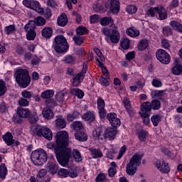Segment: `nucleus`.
Wrapping results in <instances>:
<instances>
[{"mask_svg": "<svg viewBox=\"0 0 182 182\" xmlns=\"http://www.w3.org/2000/svg\"><path fill=\"white\" fill-rule=\"evenodd\" d=\"M101 33H102V35H105V36H107L105 39L107 42L109 43V38L110 35H112V30L109 29L108 28H103L101 30Z\"/></svg>", "mask_w": 182, "mask_h": 182, "instance_id": "49530a36", "label": "nucleus"}, {"mask_svg": "<svg viewBox=\"0 0 182 182\" xmlns=\"http://www.w3.org/2000/svg\"><path fill=\"white\" fill-rule=\"evenodd\" d=\"M160 101L154 100L150 103L151 109H153V110H159V109H160Z\"/></svg>", "mask_w": 182, "mask_h": 182, "instance_id": "de8ad7c7", "label": "nucleus"}, {"mask_svg": "<svg viewBox=\"0 0 182 182\" xmlns=\"http://www.w3.org/2000/svg\"><path fill=\"white\" fill-rule=\"evenodd\" d=\"M82 118L85 122H90L92 123V122H95L96 117L95 116V113L92 112H87L82 116Z\"/></svg>", "mask_w": 182, "mask_h": 182, "instance_id": "412c9836", "label": "nucleus"}, {"mask_svg": "<svg viewBox=\"0 0 182 182\" xmlns=\"http://www.w3.org/2000/svg\"><path fill=\"white\" fill-rule=\"evenodd\" d=\"M97 108H98V110L101 109H105V106L106 105L105 104V100L102 98H98L97 99Z\"/></svg>", "mask_w": 182, "mask_h": 182, "instance_id": "69168bd1", "label": "nucleus"}, {"mask_svg": "<svg viewBox=\"0 0 182 182\" xmlns=\"http://www.w3.org/2000/svg\"><path fill=\"white\" fill-rule=\"evenodd\" d=\"M173 75H178L182 73V66L180 64H176L171 69Z\"/></svg>", "mask_w": 182, "mask_h": 182, "instance_id": "4c0bfd02", "label": "nucleus"}, {"mask_svg": "<svg viewBox=\"0 0 182 182\" xmlns=\"http://www.w3.org/2000/svg\"><path fill=\"white\" fill-rule=\"evenodd\" d=\"M56 146L59 149H55L57 160L60 164L65 167L69 164V160L72 157V150L68 148L69 144V134L66 131H60L55 135Z\"/></svg>", "mask_w": 182, "mask_h": 182, "instance_id": "f257e3e1", "label": "nucleus"}, {"mask_svg": "<svg viewBox=\"0 0 182 182\" xmlns=\"http://www.w3.org/2000/svg\"><path fill=\"white\" fill-rule=\"evenodd\" d=\"M100 23L102 26H107V25H112L113 18H112V17H107V16L103 17L100 20Z\"/></svg>", "mask_w": 182, "mask_h": 182, "instance_id": "f704fd0d", "label": "nucleus"}, {"mask_svg": "<svg viewBox=\"0 0 182 182\" xmlns=\"http://www.w3.org/2000/svg\"><path fill=\"white\" fill-rule=\"evenodd\" d=\"M94 8H95V9H105V1H103V0H98L95 3Z\"/></svg>", "mask_w": 182, "mask_h": 182, "instance_id": "603ef678", "label": "nucleus"}, {"mask_svg": "<svg viewBox=\"0 0 182 182\" xmlns=\"http://www.w3.org/2000/svg\"><path fill=\"white\" fill-rule=\"evenodd\" d=\"M140 116L143 120V123L145 124H149L150 123V114H140Z\"/></svg>", "mask_w": 182, "mask_h": 182, "instance_id": "8fccbe9b", "label": "nucleus"}, {"mask_svg": "<svg viewBox=\"0 0 182 182\" xmlns=\"http://www.w3.org/2000/svg\"><path fill=\"white\" fill-rule=\"evenodd\" d=\"M59 26H66L68 23V16L65 14H62L57 20Z\"/></svg>", "mask_w": 182, "mask_h": 182, "instance_id": "5701e85b", "label": "nucleus"}, {"mask_svg": "<svg viewBox=\"0 0 182 182\" xmlns=\"http://www.w3.org/2000/svg\"><path fill=\"white\" fill-rule=\"evenodd\" d=\"M86 28L82 26H80L77 30H76V33H77V35H78L79 36H82V35H85V33H86Z\"/></svg>", "mask_w": 182, "mask_h": 182, "instance_id": "052dcab7", "label": "nucleus"}, {"mask_svg": "<svg viewBox=\"0 0 182 182\" xmlns=\"http://www.w3.org/2000/svg\"><path fill=\"white\" fill-rule=\"evenodd\" d=\"M53 33V30L50 27H46L41 31V35L43 38H50Z\"/></svg>", "mask_w": 182, "mask_h": 182, "instance_id": "bb28decb", "label": "nucleus"}, {"mask_svg": "<svg viewBox=\"0 0 182 182\" xmlns=\"http://www.w3.org/2000/svg\"><path fill=\"white\" fill-rule=\"evenodd\" d=\"M117 132V128L108 127L105 131L104 137L105 139H108L109 140H114V137H116Z\"/></svg>", "mask_w": 182, "mask_h": 182, "instance_id": "f8f14e48", "label": "nucleus"}, {"mask_svg": "<svg viewBox=\"0 0 182 182\" xmlns=\"http://www.w3.org/2000/svg\"><path fill=\"white\" fill-rule=\"evenodd\" d=\"M158 15L160 21H164V19H167V10L164 6L158 7Z\"/></svg>", "mask_w": 182, "mask_h": 182, "instance_id": "aec40b11", "label": "nucleus"}, {"mask_svg": "<svg viewBox=\"0 0 182 182\" xmlns=\"http://www.w3.org/2000/svg\"><path fill=\"white\" fill-rule=\"evenodd\" d=\"M41 5L36 1L31 0V9H33L34 11H38L39 14H43V9L40 7Z\"/></svg>", "mask_w": 182, "mask_h": 182, "instance_id": "a878e982", "label": "nucleus"}, {"mask_svg": "<svg viewBox=\"0 0 182 182\" xmlns=\"http://www.w3.org/2000/svg\"><path fill=\"white\" fill-rule=\"evenodd\" d=\"M75 58L71 55H68L64 58V62L65 63H70L72 65L73 63H75Z\"/></svg>", "mask_w": 182, "mask_h": 182, "instance_id": "864d4df0", "label": "nucleus"}, {"mask_svg": "<svg viewBox=\"0 0 182 182\" xmlns=\"http://www.w3.org/2000/svg\"><path fill=\"white\" fill-rule=\"evenodd\" d=\"M58 174L60 176V177H68V176H69V171L65 168H60L58 171Z\"/></svg>", "mask_w": 182, "mask_h": 182, "instance_id": "e2e57ef3", "label": "nucleus"}, {"mask_svg": "<svg viewBox=\"0 0 182 182\" xmlns=\"http://www.w3.org/2000/svg\"><path fill=\"white\" fill-rule=\"evenodd\" d=\"M15 25H10L4 28V31L7 35H11L15 32Z\"/></svg>", "mask_w": 182, "mask_h": 182, "instance_id": "3c124183", "label": "nucleus"}, {"mask_svg": "<svg viewBox=\"0 0 182 182\" xmlns=\"http://www.w3.org/2000/svg\"><path fill=\"white\" fill-rule=\"evenodd\" d=\"M75 137L76 140H78L79 141H86V140H87V134L84 132H78L75 134Z\"/></svg>", "mask_w": 182, "mask_h": 182, "instance_id": "e433bc0d", "label": "nucleus"}, {"mask_svg": "<svg viewBox=\"0 0 182 182\" xmlns=\"http://www.w3.org/2000/svg\"><path fill=\"white\" fill-rule=\"evenodd\" d=\"M46 105L49 109H50V107H55L57 105L56 102L53 100H47L46 101Z\"/></svg>", "mask_w": 182, "mask_h": 182, "instance_id": "338daca9", "label": "nucleus"}, {"mask_svg": "<svg viewBox=\"0 0 182 182\" xmlns=\"http://www.w3.org/2000/svg\"><path fill=\"white\" fill-rule=\"evenodd\" d=\"M151 123L153 124V126H154V127H157L159 126V123L161 122V115L160 114L153 115L151 117Z\"/></svg>", "mask_w": 182, "mask_h": 182, "instance_id": "473e14b6", "label": "nucleus"}, {"mask_svg": "<svg viewBox=\"0 0 182 182\" xmlns=\"http://www.w3.org/2000/svg\"><path fill=\"white\" fill-rule=\"evenodd\" d=\"M71 95H75L78 97V99H83V97L85 96V92L79 88H73L70 90Z\"/></svg>", "mask_w": 182, "mask_h": 182, "instance_id": "393cba45", "label": "nucleus"}, {"mask_svg": "<svg viewBox=\"0 0 182 182\" xmlns=\"http://www.w3.org/2000/svg\"><path fill=\"white\" fill-rule=\"evenodd\" d=\"M55 127L58 130L66 127V121H65V119H63L62 115L56 116Z\"/></svg>", "mask_w": 182, "mask_h": 182, "instance_id": "dca6fc26", "label": "nucleus"}, {"mask_svg": "<svg viewBox=\"0 0 182 182\" xmlns=\"http://www.w3.org/2000/svg\"><path fill=\"white\" fill-rule=\"evenodd\" d=\"M53 47L58 53H65L69 49V44L65 36L60 35L55 38Z\"/></svg>", "mask_w": 182, "mask_h": 182, "instance_id": "20e7f679", "label": "nucleus"}, {"mask_svg": "<svg viewBox=\"0 0 182 182\" xmlns=\"http://www.w3.org/2000/svg\"><path fill=\"white\" fill-rule=\"evenodd\" d=\"M6 89L5 81L0 80V96H4L6 93Z\"/></svg>", "mask_w": 182, "mask_h": 182, "instance_id": "c03bdc74", "label": "nucleus"}, {"mask_svg": "<svg viewBox=\"0 0 182 182\" xmlns=\"http://www.w3.org/2000/svg\"><path fill=\"white\" fill-rule=\"evenodd\" d=\"M127 33L132 38H136L140 35V31L136 28H131L127 30Z\"/></svg>", "mask_w": 182, "mask_h": 182, "instance_id": "c9c22d12", "label": "nucleus"}, {"mask_svg": "<svg viewBox=\"0 0 182 182\" xmlns=\"http://www.w3.org/2000/svg\"><path fill=\"white\" fill-rule=\"evenodd\" d=\"M123 103L124 105V107L127 112V113L129 114V116H134V112L133 111V108H132V105H130V101L127 98L123 99Z\"/></svg>", "mask_w": 182, "mask_h": 182, "instance_id": "6ab92c4d", "label": "nucleus"}, {"mask_svg": "<svg viewBox=\"0 0 182 182\" xmlns=\"http://www.w3.org/2000/svg\"><path fill=\"white\" fill-rule=\"evenodd\" d=\"M102 133H103L102 128L96 127L92 132V136L93 137H95V139H100V136H102Z\"/></svg>", "mask_w": 182, "mask_h": 182, "instance_id": "a18cd8bd", "label": "nucleus"}, {"mask_svg": "<svg viewBox=\"0 0 182 182\" xmlns=\"http://www.w3.org/2000/svg\"><path fill=\"white\" fill-rule=\"evenodd\" d=\"M170 26L175 30L182 33V24L178 21H172L170 22Z\"/></svg>", "mask_w": 182, "mask_h": 182, "instance_id": "c85d7f7f", "label": "nucleus"}, {"mask_svg": "<svg viewBox=\"0 0 182 182\" xmlns=\"http://www.w3.org/2000/svg\"><path fill=\"white\" fill-rule=\"evenodd\" d=\"M139 50H146L149 48V41L146 39H142L137 45Z\"/></svg>", "mask_w": 182, "mask_h": 182, "instance_id": "cd10ccee", "label": "nucleus"}, {"mask_svg": "<svg viewBox=\"0 0 182 182\" xmlns=\"http://www.w3.org/2000/svg\"><path fill=\"white\" fill-rule=\"evenodd\" d=\"M72 126L74 130H82L83 129V124L80 121H75L73 122Z\"/></svg>", "mask_w": 182, "mask_h": 182, "instance_id": "09e8293b", "label": "nucleus"}, {"mask_svg": "<svg viewBox=\"0 0 182 182\" xmlns=\"http://www.w3.org/2000/svg\"><path fill=\"white\" fill-rule=\"evenodd\" d=\"M158 7H151L146 11V16L151 18H154L156 14H157Z\"/></svg>", "mask_w": 182, "mask_h": 182, "instance_id": "79ce46f5", "label": "nucleus"}, {"mask_svg": "<svg viewBox=\"0 0 182 182\" xmlns=\"http://www.w3.org/2000/svg\"><path fill=\"white\" fill-rule=\"evenodd\" d=\"M163 34L165 36H170V35H173V29L170 27H164L163 28Z\"/></svg>", "mask_w": 182, "mask_h": 182, "instance_id": "bf43d9fd", "label": "nucleus"}, {"mask_svg": "<svg viewBox=\"0 0 182 182\" xmlns=\"http://www.w3.org/2000/svg\"><path fill=\"white\" fill-rule=\"evenodd\" d=\"M156 55L158 60H159L161 63H163V65H168V63H170L171 61L170 54L163 49H159L156 51Z\"/></svg>", "mask_w": 182, "mask_h": 182, "instance_id": "1a4fd4ad", "label": "nucleus"}, {"mask_svg": "<svg viewBox=\"0 0 182 182\" xmlns=\"http://www.w3.org/2000/svg\"><path fill=\"white\" fill-rule=\"evenodd\" d=\"M17 115L19 117H21L23 119H27V117H29L31 116V111L28 108H23L22 107H18L17 108Z\"/></svg>", "mask_w": 182, "mask_h": 182, "instance_id": "4468645a", "label": "nucleus"}, {"mask_svg": "<svg viewBox=\"0 0 182 182\" xmlns=\"http://www.w3.org/2000/svg\"><path fill=\"white\" fill-rule=\"evenodd\" d=\"M44 130H45V127L41 125H37L34 128V133L36 134V136H38V137H42V136H43Z\"/></svg>", "mask_w": 182, "mask_h": 182, "instance_id": "ea45409f", "label": "nucleus"}, {"mask_svg": "<svg viewBox=\"0 0 182 182\" xmlns=\"http://www.w3.org/2000/svg\"><path fill=\"white\" fill-rule=\"evenodd\" d=\"M48 161V154L43 149H37L31 154V161L36 166H43Z\"/></svg>", "mask_w": 182, "mask_h": 182, "instance_id": "39448f33", "label": "nucleus"}, {"mask_svg": "<svg viewBox=\"0 0 182 182\" xmlns=\"http://www.w3.org/2000/svg\"><path fill=\"white\" fill-rule=\"evenodd\" d=\"M119 41H120V33L117 29H112L109 37V42L112 41V43H119Z\"/></svg>", "mask_w": 182, "mask_h": 182, "instance_id": "2eb2a0df", "label": "nucleus"}, {"mask_svg": "<svg viewBox=\"0 0 182 182\" xmlns=\"http://www.w3.org/2000/svg\"><path fill=\"white\" fill-rule=\"evenodd\" d=\"M143 155L135 154L130 159L129 163L127 165L126 171L128 176H134L137 171V167L141 164Z\"/></svg>", "mask_w": 182, "mask_h": 182, "instance_id": "7ed1b4c3", "label": "nucleus"}, {"mask_svg": "<svg viewBox=\"0 0 182 182\" xmlns=\"http://www.w3.org/2000/svg\"><path fill=\"white\" fill-rule=\"evenodd\" d=\"M86 72H87V65L84 64L82 71L73 78V86H79V85L82 83L85 77V75H86Z\"/></svg>", "mask_w": 182, "mask_h": 182, "instance_id": "9d476101", "label": "nucleus"}, {"mask_svg": "<svg viewBox=\"0 0 182 182\" xmlns=\"http://www.w3.org/2000/svg\"><path fill=\"white\" fill-rule=\"evenodd\" d=\"M42 114L43 117H44V119H46L47 120H50L55 117L53 111H52V109L48 107L43 109Z\"/></svg>", "mask_w": 182, "mask_h": 182, "instance_id": "f3484780", "label": "nucleus"}, {"mask_svg": "<svg viewBox=\"0 0 182 182\" xmlns=\"http://www.w3.org/2000/svg\"><path fill=\"white\" fill-rule=\"evenodd\" d=\"M77 117H80V113L75 111L73 113L69 114L67 117V119L68 122H73L75 119H77Z\"/></svg>", "mask_w": 182, "mask_h": 182, "instance_id": "a19ab883", "label": "nucleus"}, {"mask_svg": "<svg viewBox=\"0 0 182 182\" xmlns=\"http://www.w3.org/2000/svg\"><path fill=\"white\" fill-rule=\"evenodd\" d=\"M36 28L35 22L32 20L29 21L28 23L26 24L24 29L27 33L26 38L28 41H33L36 37V32H35Z\"/></svg>", "mask_w": 182, "mask_h": 182, "instance_id": "0eeeda50", "label": "nucleus"}, {"mask_svg": "<svg viewBox=\"0 0 182 182\" xmlns=\"http://www.w3.org/2000/svg\"><path fill=\"white\" fill-rule=\"evenodd\" d=\"M120 43L122 49L127 50L130 47V40L128 38H124L121 40Z\"/></svg>", "mask_w": 182, "mask_h": 182, "instance_id": "37998d69", "label": "nucleus"}, {"mask_svg": "<svg viewBox=\"0 0 182 182\" xmlns=\"http://www.w3.org/2000/svg\"><path fill=\"white\" fill-rule=\"evenodd\" d=\"M3 140L7 146H12L14 144V136L10 132H7L3 136Z\"/></svg>", "mask_w": 182, "mask_h": 182, "instance_id": "4be33fe9", "label": "nucleus"}, {"mask_svg": "<svg viewBox=\"0 0 182 182\" xmlns=\"http://www.w3.org/2000/svg\"><path fill=\"white\" fill-rule=\"evenodd\" d=\"M48 169L51 174H56L58 172V166L55 164H50L48 165Z\"/></svg>", "mask_w": 182, "mask_h": 182, "instance_id": "4d7b16f0", "label": "nucleus"}, {"mask_svg": "<svg viewBox=\"0 0 182 182\" xmlns=\"http://www.w3.org/2000/svg\"><path fill=\"white\" fill-rule=\"evenodd\" d=\"M127 11L128 14H136V12H137V7L136 6L129 5L127 7Z\"/></svg>", "mask_w": 182, "mask_h": 182, "instance_id": "680f3d73", "label": "nucleus"}, {"mask_svg": "<svg viewBox=\"0 0 182 182\" xmlns=\"http://www.w3.org/2000/svg\"><path fill=\"white\" fill-rule=\"evenodd\" d=\"M89 151L93 159H99V157H103V153L99 149L90 148Z\"/></svg>", "mask_w": 182, "mask_h": 182, "instance_id": "b1692460", "label": "nucleus"}, {"mask_svg": "<svg viewBox=\"0 0 182 182\" xmlns=\"http://www.w3.org/2000/svg\"><path fill=\"white\" fill-rule=\"evenodd\" d=\"M150 112H151V105L149 102H144L141 105V112H139V114H150Z\"/></svg>", "mask_w": 182, "mask_h": 182, "instance_id": "a211bd4d", "label": "nucleus"}, {"mask_svg": "<svg viewBox=\"0 0 182 182\" xmlns=\"http://www.w3.org/2000/svg\"><path fill=\"white\" fill-rule=\"evenodd\" d=\"M6 174H8V169L6 168V166H5V164H0V178L5 180Z\"/></svg>", "mask_w": 182, "mask_h": 182, "instance_id": "2f4dec72", "label": "nucleus"}, {"mask_svg": "<svg viewBox=\"0 0 182 182\" xmlns=\"http://www.w3.org/2000/svg\"><path fill=\"white\" fill-rule=\"evenodd\" d=\"M21 96H23V99H31L32 97V92L25 90L21 92Z\"/></svg>", "mask_w": 182, "mask_h": 182, "instance_id": "774afa93", "label": "nucleus"}, {"mask_svg": "<svg viewBox=\"0 0 182 182\" xmlns=\"http://www.w3.org/2000/svg\"><path fill=\"white\" fill-rule=\"evenodd\" d=\"M53 95H55V91L47 90L41 93V97L42 99H51V97H53Z\"/></svg>", "mask_w": 182, "mask_h": 182, "instance_id": "c756f323", "label": "nucleus"}, {"mask_svg": "<svg viewBox=\"0 0 182 182\" xmlns=\"http://www.w3.org/2000/svg\"><path fill=\"white\" fill-rule=\"evenodd\" d=\"M106 175L105 173H99L96 177V182H106Z\"/></svg>", "mask_w": 182, "mask_h": 182, "instance_id": "0e129e2a", "label": "nucleus"}, {"mask_svg": "<svg viewBox=\"0 0 182 182\" xmlns=\"http://www.w3.org/2000/svg\"><path fill=\"white\" fill-rule=\"evenodd\" d=\"M18 105L21 107H26L29 106V101H28V100H26V98L21 97L18 100Z\"/></svg>", "mask_w": 182, "mask_h": 182, "instance_id": "5fc2aeb1", "label": "nucleus"}, {"mask_svg": "<svg viewBox=\"0 0 182 182\" xmlns=\"http://www.w3.org/2000/svg\"><path fill=\"white\" fill-rule=\"evenodd\" d=\"M156 166L161 173H167L170 171V166H168V164L164 162V161H156Z\"/></svg>", "mask_w": 182, "mask_h": 182, "instance_id": "ddd939ff", "label": "nucleus"}, {"mask_svg": "<svg viewBox=\"0 0 182 182\" xmlns=\"http://www.w3.org/2000/svg\"><path fill=\"white\" fill-rule=\"evenodd\" d=\"M106 9H109L112 14H119L120 1L119 0H108L105 4Z\"/></svg>", "mask_w": 182, "mask_h": 182, "instance_id": "6e6552de", "label": "nucleus"}, {"mask_svg": "<svg viewBox=\"0 0 182 182\" xmlns=\"http://www.w3.org/2000/svg\"><path fill=\"white\" fill-rule=\"evenodd\" d=\"M107 119L109 120L111 126L114 129H117V127H120V124H122V121L119 118H117V114L114 112H110L107 115Z\"/></svg>", "mask_w": 182, "mask_h": 182, "instance_id": "9b49d317", "label": "nucleus"}, {"mask_svg": "<svg viewBox=\"0 0 182 182\" xmlns=\"http://www.w3.org/2000/svg\"><path fill=\"white\" fill-rule=\"evenodd\" d=\"M14 77L16 82L21 86V87H28L31 83V77H29V71L26 69H18L14 73Z\"/></svg>", "mask_w": 182, "mask_h": 182, "instance_id": "f03ea898", "label": "nucleus"}, {"mask_svg": "<svg viewBox=\"0 0 182 182\" xmlns=\"http://www.w3.org/2000/svg\"><path fill=\"white\" fill-rule=\"evenodd\" d=\"M73 158L74 159L75 161L77 163H80L82 160H83V158L82 157V154H80V152L77 149H74L73 151Z\"/></svg>", "mask_w": 182, "mask_h": 182, "instance_id": "7c9ffc66", "label": "nucleus"}, {"mask_svg": "<svg viewBox=\"0 0 182 182\" xmlns=\"http://www.w3.org/2000/svg\"><path fill=\"white\" fill-rule=\"evenodd\" d=\"M138 137L141 141H146V137H147V132L143 130L140 131L138 133Z\"/></svg>", "mask_w": 182, "mask_h": 182, "instance_id": "13d9d810", "label": "nucleus"}, {"mask_svg": "<svg viewBox=\"0 0 182 182\" xmlns=\"http://www.w3.org/2000/svg\"><path fill=\"white\" fill-rule=\"evenodd\" d=\"M48 171L46 169H41L35 176H31L30 182H50V176L46 175Z\"/></svg>", "mask_w": 182, "mask_h": 182, "instance_id": "423d86ee", "label": "nucleus"}, {"mask_svg": "<svg viewBox=\"0 0 182 182\" xmlns=\"http://www.w3.org/2000/svg\"><path fill=\"white\" fill-rule=\"evenodd\" d=\"M43 137H45L47 140H52L53 139V134H52V131L49 128H44V131L43 132Z\"/></svg>", "mask_w": 182, "mask_h": 182, "instance_id": "72a5a7b5", "label": "nucleus"}, {"mask_svg": "<svg viewBox=\"0 0 182 182\" xmlns=\"http://www.w3.org/2000/svg\"><path fill=\"white\" fill-rule=\"evenodd\" d=\"M33 22H34V25L38 26H43L46 23V21L41 16L36 17Z\"/></svg>", "mask_w": 182, "mask_h": 182, "instance_id": "58836bf2", "label": "nucleus"}, {"mask_svg": "<svg viewBox=\"0 0 182 182\" xmlns=\"http://www.w3.org/2000/svg\"><path fill=\"white\" fill-rule=\"evenodd\" d=\"M151 95L155 98L161 97L164 95V90H154L151 92Z\"/></svg>", "mask_w": 182, "mask_h": 182, "instance_id": "6e6d98bb", "label": "nucleus"}]
</instances>
